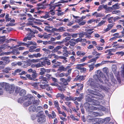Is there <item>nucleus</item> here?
I'll use <instances>...</instances> for the list:
<instances>
[{"label": "nucleus", "instance_id": "69168bd1", "mask_svg": "<svg viewBox=\"0 0 124 124\" xmlns=\"http://www.w3.org/2000/svg\"><path fill=\"white\" fill-rule=\"evenodd\" d=\"M81 38H79L76 39H75V42L77 43H78V42H81Z\"/></svg>", "mask_w": 124, "mask_h": 124}, {"label": "nucleus", "instance_id": "0eeeda50", "mask_svg": "<svg viewBox=\"0 0 124 124\" xmlns=\"http://www.w3.org/2000/svg\"><path fill=\"white\" fill-rule=\"evenodd\" d=\"M46 120V116L43 115L42 116L39 117L37 120V121L39 123H43L45 122Z\"/></svg>", "mask_w": 124, "mask_h": 124}, {"label": "nucleus", "instance_id": "774afa93", "mask_svg": "<svg viewBox=\"0 0 124 124\" xmlns=\"http://www.w3.org/2000/svg\"><path fill=\"white\" fill-rule=\"evenodd\" d=\"M118 22L120 24L123 25V26H124V20H119Z\"/></svg>", "mask_w": 124, "mask_h": 124}, {"label": "nucleus", "instance_id": "2f4dec72", "mask_svg": "<svg viewBox=\"0 0 124 124\" xmlns=\"http://www.w3.org/2000/svg\"><path fill=\"white\" fill-rule=\"evenodd\" d=\"M104 121L101 119L97 118V121L96 123L97 124H100L103 123Z\"/></svg>", "mask_w": 124, "mask_h": 124}, {"label": "nucleus", "instance_id": "5fc2aeb1", "mask_svg": "<svg viewBox=\"0 0 124 124\" xmlns=\"http://www.w3.org/2000/svg\"><path fill=\"white\" fill-rule=\"evenodd\" d=\"M103 71L107 75L108 72V68H104L103 69Z\"/></svg>", "mask_w": 124, "mask_h": 124}, {"label": "nucleus", "instance_id": "aec40b11", "mask_svg": "<svg viewBox=\"0 0 124 124\" xmlns=\"http://www.w3.org/2000/svg\"><path fill=\"white\" fill-rule=\"evenodd\" d=\"M112 71H113L114 74H115V75H117V73H116V70L117 67L115 65H113L112 66Z\"/></svg>", "mask_w": 124, "mask_h": 124}, {"label": "nucleus", "instance_id": "9d476101", "mask_svg": "<svg viewBox=\"0 0 124 124\" xmlns=\"http://www.w3.org/2000/svg\"><path fill=\"white\" fill-rule=\"evenodd\" d=\"M109 8H110L108 7L107 5H104L103 4L99 6L98 9H97V11H99L100 10L103 9V8L105 9H108Z\"/></svg>", "mask_w": 124, "mask_h": 124}, {"label": "nucleus", "instance_id": "6e6d98bb", "mask_svg": "<svg viewBox=\"0 0 124 124\" xmlns=\"http://www.w3.org/2000/svg\"><path fill=\"white\" fill-rule=\"evenodd\" d=\"M27 16L30 18L28 19V20H33L34 19L32 17V15L30 14H27Z\"/></svg>", "mask_w": 124, "mask_h": 124}, {"label": "nucleus", "instance_id": "f3484780", "mask_svg": "<svg viewBox=\"0 0 124 124\" xmlns=\"http://www.w3.org/2000/svg\"><path fill=\"white\" fill-rule=\"evenodd\" d=\"M78 56H83L86 53L85 52L78 51H77L76 52Z\"/></svg>", "mask_w": 124, "mask_h": 124}, {"label": "nucleus", "instance_id": "c03bdc74", "mask_svg": "<svg viewBox=\"0 0 124 124\" xmlns=\"http://www.w3.org/2000/svg\"><path fill=\"white\" fill-rule=\"evenodd\" d=\"M65 28L63 27H61L58 29V32H61L65 31Z\"/></svg>", "mask_w": 124, "mask_h": 124}, {"label": "nucleus", "instance_id": "ddd939ff", "mask_svg": "<svg viewBox=\"0 0 124 124\" xmlns=\"http://www.w3.org/2000/svg\"><path fill=\"white\" fill-rule=\"evenodd\" d=\"M113 24H108L107 26V28L104 30V32H106L109 31L113 27Z\"/></svg>", "mask_w": 124, "mask_h": 124}, {"label": "nucleus", "instance_id": "09e8293b", "mask_svg": "<svg viewBox=\"0 0 124 124\" xmlns=\"http://www.w3.org/2000/svg\"><path fill=\"white\" fill-rule=\"evenodd\" d=\"M105 22V21L102 20L98 24V26H100L104 24Z\"/></svg>", "mask_w": 124, "mask_h": 124}, {"label": "nucleus", "instance_id": "5701e85b", "mask_svg": "<svg viewBox=\"0 0 124 124\" xmlns=\"http://www.w3.org/2000/svg\"><path fill=\"white\" fill-rule=\"evenodd\" d=\"M48 80L45 77H44L42 80H40V81L42 84L47 83H48Z\"/></svg>", "mask_w": 124, "mask_h": 124}, {"label": "nucleus", "instance_id": "680f3d73", "mask_svg": "<svg viewBox=\"0 0 124 124\" xmlns=\"http://www.w3.org/2000/svg\"><path fill=\"white\" fill-rule=\"evenodd\" d=\"M52 118L53 119L54 118H55V117L56 116V114L55 113V112L54 111H52Z\"/></svg>", "mask_w": 124, "mask_h": 124}, {"label": "nucleus", "instance_id": "a211bd4d", "mask_svg": "<svg viewBox=\"0 0 124 124\" xmlns=\"http://www.w3.org/2000/svg\"><path fill=\"white\" fill-rule=\"evenodd\" d=\"M93 16H95L96 17H102L103 16V15L101 13H98L96 12L92 14Z\"/></svg>", "mask_w": 124, "mask_h": 124}, {"label": "nucleus", "instance_id": "8fccbe9b", "mask_svg": "<svg viewBox=\"0 0 124 124\" xmlns=\"http://www.w3.org/2000/svg\"><path fill=\"white\" fill-rule=\"evenodd\" d=\"M96 62V61L94 58L91 59L89 60L88 62V63H90L92 62H93L94 63H95Z\"/></svg>", "mask_w": 124, "mask_h": 124}, {"label": "nucleus", "instance_id": "f257e3e1", "mask_svg": "<svg viewBox=\"0 0 124 124\" xmlns=\"http://www.w3.org/2000/svg\"><path fill=\"white\" fill-rule=\"evenodd\" d=\"M88 85L91 86L92 88L95 89V91H93L89 89L87 90L88 94L86 98L87 101L92 102L94 100L92 98H94L102 100L103 99L104 96L99 93L95 91H98L101 92V90L107 91L108 89L107 87L101 85L96 84L94 82V80L92 78H89L87 82Z\"/></svg>", "mask_w": 124, "mask_h": 124}, {"label": "nucleus", "instance_id": "e433bc0d", "mask_svg": "<svg viewBox=\"0 0 124 124\" xmlns=\"http://www.w3.org/2000/svg\"><path fill=\"white\" fill-rule=\"evenodd\" d=\"M70 117L73 121H75L76 120L77 121H79V119L78 118H75V117H74V116L72 114L71 115Z\"/></svg>", "mask_w": 124, "mask_h": 124}, {"label": "nucleus", "instance_id": "c85d7f7f", "mask_svg": "<svg viewBox=\"0 0 124 124\" xmlns=\"http://www.w3.org/2000/svg\"><path fill=\"white\" fill-rule=\"evenodd\" d=\"M54 102L55 106V107L57 109L60 108L59 106L58 103L57 101H54Z\"/></svg>", "mask_w": 124, "mask_h": 124}, {"label": "nucleus", "instance_id": "393cba45", "mask_svg": "<svg viewBox=\"0 0 124 124\" xmlns=\"http://www.w3.org/2000/svg\"><path fill=\"white\" fill-rule=\"evenodd\" d=\"M119 4L117 3L114 5L113 7V8L114 9H118L120 7L119 6Z\"/></svg>", "mask_w": 124, "mask_h": 124}, {"label": "nucleus", "instance_id": "7c9ffc66", "mask_svg": "<svg viewBox=\"0 0 124 124\" xmlns=\"http://www.w3.org/2000/svg\"><path fill=\"white\" fill-rule=\"evenodd\" d=\"M56 98L60 97L61 98L63 99L64 97V95L63 94L58 93L56 96Z\"/></svg>", "mask_w": 124, "mask_h": 124}, {"label": "nucleus", "instance_id": "a19ab883", "mask_svg": "<svg viewBox=\"0 0 124 124\" xmlns=\"http://www.w3.org/2000/svg\"><path fill=\"white\" fill-rule=\"evenodd\" d=\"M10 47V46L8 45H4L1 46V48L3 49H8Z\"/></svg>", "mask_w": 124, "mask_h": 124}, {"label": "nucleus", "instance_id": "6ab92c4d", "mask_svg": "<svg viewBox=\"0 0 124 124\" xmlns=\"http://www.w3.org/2000/svg\"><path fill=\"white\" fill-rule=\"evenodd\" d=\"M71 37H67L65 38V39H63L62 42H58L57 43L59 44H61L63 43L64 42H66L68 40L70 39Z\"/></svg>", "mask_w": 124, "mask_h": 124}, {"label": "nucleus", "instance_id": "a878e982", "mask_svg": "<svg viewBox=\"0 0 124 124\" xmlns=\"http://www.w3.org/2000/svg\"><path fill=\"white\" fill-rule=\"evenodd\" d=\"M26 94V91L24 89H22L20 91L19 93V94L22 96L25 95Z\"/></svg>", "mask_w": 124, "mask_h": 124}, {"label": "nucleus", "instance_id": "6e6552de", "mask_svg": "<svg viewBox=\"0 0 124 124\" xmlns=\"http://www.w3.org/2000/svg\"><path fill=\"white\" fill-rule=\"evenodd\" d=\"M1 60L3 61V62L4 63V65L8 64L10 62L9 57H4L1 58Z\"/></svg>", "mask_w": 124, "mask_h": 124}, {"label": "nucleus", "instance_id": "b1692460", "mask_svg": "<svg viewBox=\"0 0 124 124\" xmlns=\"http://www.w3.org/2000/svg\"><path fill=\"white\" fill-rule=\"evenodd\" d=\"M110 75V79L111 81L114 83H116V81L113 75L111 74Z\"/></svg>", "mask_w": 124, "mask_h": 124}, {"label": "nucleus", "instance_id": "de8ad7c7", "mask_svg": "<svg viewBox=\"0 0 124 124\" xmlns=\"http://www.w3.org/2000/svg\"><path fill=\"white\" fill-rule=\"evenodd\" d=\"M58 11L57 15L58 16L63 15L64 13L63 12H62L61 10H58Z\"/></svg>", "mask_w": 124, "mask_h": 124}, {"label": "nucleus", "instance_id": "13d9d810", "mask_svg": "<svg viewBox=\"0 0 124 124\" xmlns=\"http://www.w3.org/2000/svg\"><path fill=\"white\" fill-rule=\"evenodd\" d=\"M51 35V34H49L47 35H44V39H47L49 38L50 36Z\"/></svg>", "mask_w": 124, "mask_h": 124}, {"label": "nucleus", "instance_id": "72a5a7b5", "mask_svg": "<svg viewBox=\"0 0 124 124\" xmlns=\"http://www.w3.org/2000/svg\"><path fill=\"white\" fill-rule=\"evenodd\" d=\"M33 57H35L36 58L38 57H39L41 56V54L39 53H38L37 54H33Z\"/></svg>", "mask_w": 124, "mask_h": 124}, {"label": "nucleus", "instance_id": "cd10ccee", "mask_svg": "<svg viewBox=\"0 0 124 124\" xmlns=\"http://www.w3.org/2000/svg\"><path fill=\"white\" fill-rule=\"evenodd\" d=\"M91 116L93 117L98 116L99 115V114L98 113L94 112H91Z\"/></svg>", "mask_w": 124, "mask_h": 124}, {"label": "nucleus", "instance_id": "603ef678", "mask_svg": "<svg viewBox=\"0 0 124 124\" xmlns=\"http://www.w3.org/2000/svg\"><path fill=\"white\" fill-rule=\"evenodd\" d=\"M89 67L90 68L89 71H92L94 69V67L93 65H88Z\"/></svg>", "mask_w": 124, "mask_h": 124}, {"label": "nucleus", "instance_id": "49530a36", "mask_svg": "<svg viewBox=\"0 0 124 124\" xmlns=\"http://www.w3.org/2000/svg\"><path fill=\"white\" fill-rule=\"evenodd\" d=\"M18 49H14L13 50V52L14 54H20L19 52L18 51Z\"/></svg>", "mask_w": 124, "mask_h": 124}, {"label": "nucleus", "instance_id": "4d7b16f0", "mask_svg": "<svg viewBox=\"0 0 124 124\" xmlns=\"http://www.w3.org/2000/svg\"><path fill=\"white\" fill-rule=\"evenodd\" d=\"M87 58V57L86 56L84 57L82 59H80V62H84L86 60Z\"/></svg>", "mask_w": 124, "mask_h": 124}, {"label": "nucleus", "instance_id": "f8f14e48", "mask_svg": "<svg viewBox=\"0 0 124 124\" xmlns=\"http://www.w3.org/2000/svg\"><path fill=\"white\" fill-rule=\"evenodd\" d=\"M61 84L63 85H68V83L67 82L66 79L64 78H61L60 79Z\"/></svg>", "mask_w": 124, "mask_h": 124}, {"label": "nucleus", "instance_id": "37998d69", "mask_svg": "<svg viewBox=\"0 0 124 124\" xmlns=\"http://www.w3.org/2000/svg\"><path fill=\"white\" fill-rule=\"evenodd\" d=\"M0 85H1L0 87V95H1L3 94V92L2 88V84L0 83Z\"/></svg>", "mask_w": 124, "mask_h": 124}, {"label": "nucleus", "instance_id": "dca6fc26", "mask_svg": "<svg viewBox=\"0 0 124 124\" xmlns=\"http://www.w3.org/2000/svg\"><path fill=\"white\" fill-rule=\"evenodd\" d=\"M15 86L13 85H11L10 86L9 90L8 91L10 93H13L14 91Z\"/></svg>", "mask_w": 124, "mask_h": 124}, {"label": "nucleus", "instance_id": "bb28decb", "mask_svg": "<svg viewBox=\"0 0 124 124\" xmlns=\"http://www.w3.org/2000/svg\"><path fill=\"white\" fill-rule=\"evenodd\" d=\"M42 50L44 52V53L46 54H50L51 53L50 50L46 48H43Z\"/></svg>", "mask_w": 124, "mask_h": 124}, {"label": "nucleus", "instance_id": "39448f33", "mask_svg": "<svg viewBox=\"0 0 124 124\" xmlns=\"http://www.w3.org/2000/svg\"><path fill=\"white\" fill-rule=\"evenodd\" d=\"M35 34V32L33 31L27 34L26 35L27 36L25 37L23 39V41H26L27 39L30 40L31 38L34 37V34Z\"/></svg>", "mask_w": 124, "mask_h": 124}, {"label": "nucleus", "instance_id": "c9c22d12", "mask_svg": "<svg viewBox=\"0 0 124 124\" xmlns=\"http://www.w3.org/2000/svg\"><path fill=\"white\" fill-rule=\"evenodd\" d=\"M24 97H21L18 100V102L20 103H21L23 102H24L25 100L24 99Z\"/></svg>", "mask_w": 124, "mask_h": 124}, {"label": "nucleus", "instance_id": "e2e57ef3", "mask_svg": "<svg viewBox=\"0 0 124 124\" xmlns=\"http://www.w3.org/2000/svg\"><path fill=\"white\" fill-rule=\"evenodd\" d=\"M116 54H117L121 55V56H122L124 54V53L123 51H121L119 52H118L116 53Z\"/></svg>", "mask_w": 124, "mask_h": 124}, {"label": "nucleus", "instance_id": "473e14b6", "mask_svg": "<svg viewBox=\"0 0 124 124\" xmlns=\"http://www.w3.org/2000/svg\"><path fill=\"white\" fill-rule=\"evenodd\" d=\"M67 69L63 66L60 67L58 69V71H65Z\"/></svg>", "mask_w": 124, "mask_h": 124}, {"label": "nucleus", "instance_id": "4468645a", "mask_svg": "<svg viewBox=\"0 0 124 124\" xmlns=\"http://www.w3.org/2000/svg\"><path fill=\"white\" fill-rule=\"evenodd\" d=\"M29 110L30 112H35L36 111V107L34 105L30 106L29 108Z\"/></svg>", "mask_w": 124, "mask_h": 124}, {"label": "nucleus", "instance_id": "3c124183", "mask_svg": "<svg viewBox=\"0 0 124 124\" xmlns=\"http://www.w3.org/2000/svg\"><path fill=\"white\" fill-rule=\"evenodd\" d=\"M46 76L47 77V79L48 80L50 79L51 78V75L48 74H46Z\"/></svg>", "mask_w": 124, "mask_h": 124}, {"label": "nucleus", "instance_id": "423d86ee", "mask_svg": "<svg viewBox=\"0 0 124 124\" xmlns=\"http://www.w3.org/2000/svg\"><path fill=\"white\" fill-rule=\"evenodd\" d=\"M37 6L39 7L37 8L36 9L38 10L37 12H36L35 13H38L39 14H40L42 12L40 11H39V10L40 9H44L45 8L44 6L42 5V4L39 3L37 4Z\"/></svg>", "mask_w": 124, "mask_h": 124}, {"label": "nucleus", "instance_id": "bf43d9fd", "mask_svg": "<svg viewBox=\"0 0 124 124\" xmlns=\"http://www.w3.org/2000/svg\"><path fill=\"white\" fill-rule=\"evenodd\" d=\"M62 36L64 37H65L67 36H71V34L67 32H64Z\"/></svg>", "mask_w": 124, "mask_h": 124}, {"label": "nucleus", "instance_id": "412c9836", "mask_svg": "<svg viewBox=\"0 0 124 124\" xmlns=\"http://www.w3.org/2000/svg\"><path fill=\"white\" fill-rule=\"evenodd\" d=\"M36 48V46H30L29 48V52H35V49Z\"/></svg>", "mask_w": 124, "mask_h": 124}, {"label": "nucleus", "instance_id": "a18cd8bd", "mask_svg": "<svg viewBox=\"0 0 124 124\" xmlns=\"http://www.w3.org/2000/svg\"><path fill=\"white\" fill-rule=\"evenodd\" d=\"M45 89L47 91H49L51 89L50 87L49 86L48 84H46Z\"/></svg>", "mask_w": 124, "mask_h": 124}, {"label": "nucleus", "instance_id": "338daca9", "mask_svg": "<svg viewBox=\"0 0 124 124\" xmlns=\"http://www.w3.org/2000/svg\"><path fill=\"white\" fill-rule=\"evenodd\" d=\"M97 118H93L92 119H90V121L91 122H96Z\"/></svg>", "mask_w": 124, "mask_h": 124}, {"label": "nucleus", "instance_id": "ea45409f", "mask_svg": "<svg viewBox=\"0 0 124 124\" xmlns=\"http://www.w3.org/2000/svg\"><path fill=\"white\" fill-rule=\"evenodd\" d=\"M22 67L23 68H26L27 67V62L25 61H23L22 62Z\"/></svg>", "mask_w": 124, "mask_h": 124}, {"label": "nucleus", "instance_id": "1a4fd4ad", "mask_svg": "<svg viewBox=\"0 0 124 124\" xmlns=\"http://www.w3.org/2000/svg\"><path fill=\"white\" fill-rule=\"evenodd\" d=\"M85 77L86 76L85 75L78 76L75 78L74 80V81H83L85 79Z\"/></svg>", "mask_w": 124, "mask_h": 124}, {"label": "nucleus", "instance_id": "79ce46f5", "mask_svg": "<svg viewBox=\"0 0 124 124\" xmlns=\"http://www.w3.org/2000/svg\"><path fill=\"white\" fill-rule=\"evenodd\" d=\"M41 71L39 73L40 75H42L44 74L45 73V69L43 68H41L40 69Z\"/></svg>", "mask_w": 124, "mask_h": 124}, {"label": "nucleus", "instance_id": "2eb2a0df", "mask_svg": "<svg viewBox=\"0 0 124 124\" xmlns=\"http://www.w3.org/2000/svg\"><path fill=\"white\" fill-rule=\"evenodd\" d=\"M0 84H2V87L3 86H5V90L8 91L9 90V87L10 85H9L6 83H0Z\"/></svg>", "mask_w": 124, "mask_h": 124}, {"label": "nucleus", "instance_id": "4be33fe9", "mask_svg": "<svg viewBox=\"0 0 124 124\" xmlns=\"http://www.w3.org/2000/svg\"><path fill=\"white\" fill-rule=\"evenodd\" d=\"M75 42V39H72L69 41L70 45L72 46H73L76 45V42Z\"/></svg>", "mask_w": 124, "mask_h": 124}, {"label": "nucleus", "instance_id": "c756f323", "mask_svg": "<svg viewBox=\"0 0 124 124\" xmlns=\"http://www.w3.org/2000/svg\"><path fill=\"white\" fill-rule=\"evenodd\" d=\"M78 34L79 35L80 38L83 37L84 36L86 35V33L85 32H83L78 33Z\"/></svg>", "mask_w": 124, "mask_h": 124}, {"label": "nucleus", "instance_id": "0e129e2a", "mask_svg": "<svg viewBox=\"0 0 124 124\" xmlns=\"http://www.w3.org/2000/svg\"><path fill=\"white\" fill-rule=\"evenodd\" d=\"M95 20L93 19H91L88 20L87 22L88 23H91L92 22H95Z\"/></svg>", "mask_w": 124, "mask_h": 124}, {"label": "nucleus", "instance_id": "052dcab7", "mask_svg": "<svg viewBox=\"0 0 124 124\" xmlns=\"http://www.w3.org/2000/svg\"><path fill=\"white\" fill-rule=\"evenodd\" d=\"M78 34V33L71 34V36H71L73 38H76L77 37Z\"/></svg>", "mask_w": 124, "mask_h": 124}, {"label": "nucleus", "instance_id": "f704fd0d", "mask_svg": "<svg viewBox=\"0 0 124 124\" xmlns=\"http://www.w3.org/2000/svg\"><path fill=\"white\" fill-rule=\"evenodd\" d=\"M49 12H47L44 16H42V17L44 18L45 19L47 18H49L50 17V16L49 15Z\"/></svg>", "mask_w": 124, "mask_h": 124}, {"label": "nucleus", "instance_id": "7ed1b4c3", "mask_svg": "<svg viewBox=\"0 0 124 124\" xmlns=\"http://www.w3.org/2000/svg\"><path fill=\"white\" fill-rule=\"evenodd\" d=\"M116 76L119 82L120 83L121 80H124V68H123L121 71V74L120 75L119 72L117 73V75H116Z\"/></svg>", "mask_w": 124, "mask_h": 124}, {"label": "nucleus", "instance_id": "4c0bfd02", "mask_svg": "<svg viewBox=\"0 0 124 124\" xmlns=\"http://www.w3.org/2000/svg\"><path fill=\"white\" fill-rule=\"evenodd\" d=\"M20 90L19 88L17 87H15L14 91L15 93L16 94L18 93Z\"/></svg>", "mask_w": 124, "mask_h": 124}, {"label": "nucleus", "instance_id": "864d4df0", "mask_svg": "<svg viewBox=\"0 0 124 124\" xmlns=\"http://www.w3.org/2000/svg\"><path fill=\"white\" fill-rule=\"evenodd\" d=\"M57 88L60 91H64L65 90V89H62V87L61 86L59 85H58V86H57Z\"/></svg>", "mask_w": 124, "mask_h": 124}, {"label": "nucleus", "instance_id": "20e7f679", "mask_svg": "<svg viewBox=\"0 0 124 124\" xmlns=\"http://www.w3.org/2000/svg\"><path fill=\"white\" fill-rule=\"evenodd\" d=\"M24 99L25 100L24 102L23 103V106L24 107H27L31 104V98L25 96L24 97Z\"/></svg>", "mask_w": 124, "mask_h": 124}, {"label": "nucleus", "instance_id": "f03ea898", "mask_svg": "<svg viewBox=\"0 0 124 124\" xmlns=\"http://www.w3.org/2000/svg\"><path fill=\"white\" fill-rule=\"evenodd\" d=\"M93 78L98 82L101 83H103V80L106 83L109 80V78H107L100 70L97 71V74L93 76Z\"/></svg>", "mask_w": 124, "mask_h": 124}, {"label": "nucleus", "instance_id": "9b49d317", "mask_svg": "<svg viewBox=\"0 0 124 124\" xmlns=\"http://www.w3.org/2000/svg\"><path fill=\"white\" fill-rule=\"evenodd\" d=\"M76 86H77L78 87H80V90H81L83 89V84L76 83L74 85L71 86V89H73L76 87Z\"/></svg>", "mask_w": 124, "mask_h": 124}, {"label": "nucleus", "instance_id": "58836bf2", "mask_svg": "<svg viewBox=\"0 0 124 124\" xmlns=\"http://www.w3.org/2000/svg\"><path fill=\"white\" fill-rule=\"evenodd\" d=\"M39 83L33 82L31 83V85L32 86L36 87L38 86Z\"/></svg>", "mask_w": 124, "mask_h": 124}]
</instances>
